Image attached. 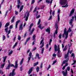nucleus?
<instances>
[{
  "label": "nucleus",
  "mask_w": 76,
  "mask_h": 76,
  "mask_svg": "<svg viewBox=\"0 0 76 76\" xmlns=\"http://www.w3.org/2000/svg\"><path fill=\"white\" fill-rule=\"evenodd\" d=\"M18 4L17 7L19 9V7L22 5V3L20 1V0H18Z\"/></svg>",
  "instance_id": "nucleus-7"
},
{
  "label": "nucleus",
  "mask_w": 76,
  "mask_h": 76,
  "mask_svg": "<svg viewBox=\"0 0 76 76\" xmlns=\"http://www.w3.org/2000/svg\"><path fill=\"white\" fill-rule=\"evenodd\" d=\"M54 50L56 52H57L59 49H60V48H59V46H58V47H57V45H54Z\"/></svg>",
  "instance_id": "nucleus-10"
},
{
  "label": "nucleus",
  "mask_w": 76,
  "mask_h": 76,
  "mask_svg": "<svg viewBox=\"0 0 76 76\" xmlns=\"http://www.w3.org/2000/svg\"><path fill=\"white\" fill-rule=\"evenodd\" d=\"M33 40H35V35H34L33 36Z\"/></svg>",
  "instance_id": "nucleus-47"
},
{
  "label": "nucleus",
  "mask_w": 76,
  "mask_h": 76,
  "mask_svg": "<svg viewBox=\"0 0 76 76\" xmlns=\"http://www.w3.org/2000/svg\"><path fill=\"white\" fill-rule=\"evenodd\" d=\"M54 14H55V11H54L52 12V15L53 16H54Z\"/></svg>",
  "instance_id": "nucleus-57"
},
{
  "label": "nucleus",
  "mask_w": 76,
  "mask_h": 76,
  "mask_svg": "<svg viewBox=\"0 0 76 76\" xmlns=\"http://www.w3.org/2000/svg\"><path fill=\"white\" fill-rule=\"evenodd\" d=\"M29 13L30 12H28V13H27V12H26V13L25 14L24 18H25L26 17L25 19L26 21H27L28 20V17H29Z\"/></svg>",
  "instance_id": "nucleus-6"
},
{
  "label": "nucleus",
  "mask_w": 76,
  "mask_h": 76,
  "mask_svg": "<svg viewBox=\"0 0 76 76\" xmlns=\"http://www.w3.org/2000/svg\"><path fill=\"white\" fill-rule=\"evenodd\" d=\"M43 41H44V39H43L40 42V44L41 45L42 44V45L40 47V48H42V47H43V46H44V42L42 43V42H43Z\"/></svg>",
  "instance_id": "nucleus-12"
},
{
  "label": "nucleus",
  "mask_w": 76,
  "mask_h": 76,
  "mask_svg": "<svg viewBox=\"0 0 76 76\" xmlns=\"http://www.w3.org/2000/svg\"><path fill=\"white\" fill-rule=\"evenodd\" d=\"M15 17H13L12 20H11V23H13L14 22V21H15Z\"/></svg>",
  "instance_id": "nucleus-27"
},
{
  "label": "nucleus",
  "mask_w": 76,
  "mask_h": 76,
  "mask_svg": "<svg viewBox=\"0 0 76 76\" xmlns=\"http://www.w3.org/2000/svg\"><path fill=\"white\" fill-rule=\"evenodd\" d=\"M26 34H27V33L26 32L25 34L24 35V38H25L26 37Z\"/></svg>",
  "instance_id": "nucleus-53"
},
{
  "label": "nucleus",
  "mask_w": 76,
  "mask_h": 76,
  "mask_svg": "<svg viewBox=\"0 0 76 76\" xmlns=\"http://www.w3.org/2000/svg\"><path fill=\"white\" fill-rule=\"evenodd\" d=\"M39 67L37 66L36 68V70L37 72H39Z\"/></svg>",
  "instance_id": "nucleus-34"
},
{
  "label": "nucleus",
  "mask_w": 76,
  "mask_h": 76,
  "mask_svg": "<svg viewBox=\"0 0 76 76\" xmlns=\"http://www.w3.org/2000/svg\"><path fill=\"white\" fill-rule=\"evenodd\" d=\"M15 66H14L13 64H9L8 65L10 66V67H14V68H18V61H15Z\"/></svg>",
  "instance_id": "nucleus-5"
},
{
  "label": "nucleus",
  "mask_w": 76,
  "mask_h": 76,
  "mask_svg": "<svg viewBox=\"0 0 76 76\" xmlns=\"http://www.w3.org/2000/svg\"><path fill=\"white\" fill-rule=\"evenodd\" d=\"M38 8V7H36L34 9V10L33 12V13H35V12H36V11H37V8Z\"/></svg>",
  "instance_id": "nucleus-35"
},
{
  "label": "nucleus",
  "mask_w": 76,
  "mask_h": 76,
  "mask_svg": "<svg viewBox=\"0 0 76 76\" xmlns=\"http://www.w3.org/2000/svg\"><path fill=\"white\" fill-rule=\"evenodd\" d=\"M33 25L34 24H33V23H31L30 25L29 26V32L31 31V28H32V26H33Z\"/></svg>",
  "instance_id": "nucleus-20"
},
{
  "label": "nucleus",
  "mask_w": 76,
  "mask_h": 76,
  "mask_svg": "<svg viewBox=\"0 0 76 76\" xmlns=\"http://www.w3.org/2000/svg\"><path fill=\"white\" fill-rule=\"evenodd\" d=\"M18 44V42H16L15 44V45H14L13 47V48H15V47Z\"/></svg>",
  "instance_id": "nucleus-32"
},
{
  "label": "nucleus",
  "mask_w": 76,
  "mask_h": 76,
  "mask_svg": "<svg viewBox=\"0 0 76 76\" xmlns=\"http://www.w3.org/2000/svg\"><path fill=\"white\" fill-rule=\"evenodd\" d=\"M74 19V17H72V19L69 21V24L71 26L72 28H73V25H72V23H73V21Z\"/></svg>",
  "instance_id": "nucleus-9"
},
{
  "label": "nucleus",
  "mask_w": 76,
  "mask_h": 76,
  "mask_svg": "<svg viewBox=\"0 0 76 76\" xmlns=\"http://www.w3.org/2000/svg\"><path fill=\"white\" fill-rule=\"evenodd\" d=\"M58 54H60V49H59V50H58Z\"/></svg>",
  "instance_id": "nucleus-56"
},
{
  "label": "nucleus",
  "mask_w": 76,
  "mask_h": 76,
  "mask_svg": "<svg viewBox=\"0 0 76 76\" xmlns=\"http://www.w3.org/2000/svg\"><path fill=\"white\" fill-rule=\"evenodd\" d=\"M23 60H24L23 58L21 60L20 62V65H21V64H22V63H23Z\"/></svg>",
  "instance_id": "nucleus-30"
},
{
  "label": "nucleus",
  "mask_w": 76,
  "mask_h": 76,
  "mask_svg": "<svg viewBox=\"0 0 76 76\" xmlns=\"http://www.w3.org/2000/svg\"><path fill=\"white\" fill-rule=\"evenodd\" d=\"M8 29H9V28L7 27V28L5 29V31L6 32V33H7V30H8Z\"/></svg>",
  "instance_id": "nucleus-33"
},
{
  "label": "nucleus",
  "mask_w": 76,
  "mask_h": 76,
  "mask_svg": "<svg viewBox=\"0 0 76 76\" xmlns=\"http://www.w3.org/2000/svg\"><path fill=\"white\" fill-rule=\"evenodd\" d=\"M40 22H41V19H39V20L38 21V23H37V25H39V24H40Z\"/></svg>",
  "instance_id": "nucleus-44"
},
{
  "label": "nucleus",
  "mask_w": 76,
  "mask_h": 76,
  "mask_svg": "<svg viewBox=\"0 0 76 76\" xmlns=\"http://www.w3.org/2000/svg\"><path fill=\"white\" fill-rule=\"evenodd\" d=\"M34 30H35V29L34 28H32L31 32L29 33L30 35H32V33H33V32H34Z\"/></svg>",
  "instance_id": "nucleus-21"
},
{
  "label": "nucleus",
  "mask_w": 76,
  "mask_h": 76,
  "mask_svg": "<svg viewBox=\"0 0 76 76\" xmlns=\"http://www.w3.org/2000/svg\"><path fill=\"white\" fill-rule=\"evenodd\" d=\"M44 48H42V54H43V52H44Z\"/></svg>",
  "instance_id": "nucleus-46"
},
{
  "label": "nucleus",
  "mask_w": 76,
  "mask_h": 76,
  "mask_svg": "<svg viewBox=\"0 0 76 76\" xmlns=\"http://www.w3.org/2000/svg\"><path fill=\"white\" fill-rule=\"evenodd\" d=\"M37 50V48L35 47L33 49L32 51H35V50Z\"/></svg>",
  "instance_id": "nucleus-50"
},
{
  "label": "nucleus",
  "mask_w": 76,
  "mask_h": 76,
  "mask_svg": "<svg viewBox=\"0 0 76 76\" xmlns=\"http://www.w3.org/2000/svg\"><path fill=\"white\" fill-rule=\"evenodd\" d=\"M40 17L41 16L40 15H38V16L36 18L37 19H38V18H40Z\"/></svg>",
  "instance_id": "nucleus-54"
},
{
  "label": "nucleus",
  "mask_w": 76,
  "mask_h": 76,
  "mask_svg": "<svg viewBox=\"0 0 76 76\" xmlns=\"http://www.w3.org/2000/svg\"><path fill=\"white\" fill-rule=\"evenodd\" d=\"M12 53H13V51L11 50L10 51V52L9 53V54H8L9 56H10V55H11V54H12Z\"/></svg>",
  "instance_id": "nucleus-36"
},
{
  "label": "nucleus",
  "mask_w": 76,
  "mask_h": 76,
  "mask_svg": "<svg viewBox=\"0 0 76 76\" xmlns=\"http://www.w3.org/2000/svg\"><path fill=\"white\" fill-rule=\"evenodd\" d=\"M58 22H59V21H60V14H58Z\"/></svg>",
  "instance_id": "nucleus-38"
},
{
  "label": "nucleus",
  "mask_w": 76,
  "mask_h": 76,
  "mask_svg": "<svg viewBox=\"0 0 76 76\" xmlns=\"http://www.w3.org/2000/svg\"><path fill=\"white\" fill-rule=\"evenodd\" d=\"M65 67H66L65 66H64L62 68V69L63 70H64V69H65Z\"/></svg>",
  "instance_id": "nucleus-63"
},
{
  "label": "nucleus",
  "mask_w": 76,
  "mask_h": 76,
  "mask_svg": "<svg viewBox=\"0 0 76 76\" xmlns=\"http://www.w3.org/2000/svg\"><path fill=\"white\" fill-rule=\"evenodd\" d=\"M46 2L47 3H48L49 4L50 3V0H46Z\"/></svg>",
  "instance_id": "nucleus-41"
},
{
  "label": "nucleus",
  "mask_w": 76,
  "mask_h": 76,
  "mask_svg": "<svg viewBox=\"0 0 76 76\" xmlns=\"http://www.w3.org/2000/svg\"><path fill=\"white\" fill-rule=\"evenodd\" d=\"M59 39L61 38V33H60L59 36Z\"/></svg>",
  "instance_id": "nucleus-42"
},
{
  "label": "nucleus",
  "mask_w": 76,
  "mask_h": 76,
  "mask_svg": "<svg viewBox=\"0 0 76 76\" xmlns=\"http://www.w3.org/2000/svg\"><path fill=\"white\" fill-rule=\"evenodd\" d=\"M7 56H5L4 57H3V58L4 59L3 63H4V62L6 61V58H7Z\"/></svg>",
  "instance_id": "nucleus-25"
},
{
  "label": "nucleus",
  "mask_w": 76,
  "mask_h": 76,
  "mask_svg": "<svg viewBox=\"0 0 76 76\" xmlns=\"http://www.w3.org/2000/svg\"><path fill=\"white\" fill-rule=\"evenodd\" d=\"M61 55H60V54H58V57H61Z\"/></svg>",
  "instance_id": "nucleus-61"
},
{
  "label": "nucleus",
  "mask_w": 76,
  "mask_h": 76,
  "mask_svg": "<svg viewBox=\"0 0 76 76\" xmlns=\"http://www.w3.org/2000/svg\"><path fill=\"white\" fill-rule=\"evenodd\" d=\"M30 38H31V37L28 38L26 39V42H28V41H29V40L30 39Z\"/></svg>",
  "instance_id": "nucleus-49"
},
{
  "label": "nucleus",
  "mask_w": 76,
  "mask_h": 76,
  "mask_svg": "<svg viewBox=\"0 0 76 76\" xmlns=\"http://www.w3.org/2000/svg\"><path fill=\"white\" fill-rule=\"evenodd\" d=\"M23 5H22L20 8V12L23 9Z\"/></svg>",
  "instance_id": "nucleus-28"
},
{
  "label": "nucleus",
  "mask_w": 76,
  "mask_h": 76,
  "mask_svg": "<svg viewBox=\"0 0 76 76\" xmlns=\"http://www.w3.org/2000/svg\"><path fill=\"white\" fill-rule=\"evenodd\" d=\"M36 57H37L38 59H40L41 58L39 57V55L38 53H37L36 54Z\"/></svg>",
  "instance_id": "nucleus-26"
},
{
  "label": "nucleus",
  "mask_w": 76,
  "mask_h": 76,
  "mask_svg": "<svg viewBox=\"0 0 76 76\" xmlns=\"http://www.w3.org/2000/svg\"><path fill=\"white\" fill-rule=\"evenodd\" d=\"M5 38V36H4V35H3V41H4V40L5 39H6Z\"/></svg>",
  "instance_id": "nucleus-51"
},
{
  "label": "nucleus",
  "mask_w": 76,
  "mask_h": 76,
  "mask_svg": "<svg viewBox=\"0 0 76 76\" xmlns=\"http://www.w3.org/2000/svg\"><path fill=\"white\" fill-rule=\"evenodd\" d=\"M55 28H56V30L53 34V37L54 38H56V35H55V34L57 35V33H58V25H57V24H55Z\"/></svg>",
  "instance_id": "nucleus-4"
},
{
  "label": "nucleus",
  "mask_w": 76,
  "mask_h": 76,
  "mask_svg": "<svg viewBox=\"0 0 76 76\" xmlns=\"http://www.w3.org/2000/svg\"><path fill=\"white\" fill-rule=\"evenodd\" d=\"M20 22V20H18L16 22V25H15L16 29V28H18V23H19Z\"/></svg>",
  "instance_id": "nucleus-17"
},
{
  "label": "nucleus",
  "mask_w": 76,
  "mask_h": 76,
  "mask_svg": "<svg viewBox=\"0 0 76 76\" xmlns=\"http://www.w3.org/2000/svg\"><path fill=\"white\" fill-rule=\"evenodd\" d=\"M15 69H14L13 70L12 73H10L9 75V76H15L16 73H15Z\"/></svg>",
  "instance_id": "nucleus-8"
},
{
  "label": "nucleus",
  "mask_w": 76,
  "mask_h": 76,
  "mask_svg": "<svg viewBox=\"0 0 76 76\" xmlns=\"http://www.w3.org/2000/svg\"><path fill=\"white\" fill-rule=\"evenodd\" d=\"M75 12V9H73L70 12V14L69 15V16H72V15L73 14V13Z\"/></svg>",
  "instance_id": "nucleus-15"
},
{
  "label": "nucleus",
  "mask_w": 76,
  "mask_h": 76,
  "mask_svg": "<svg viewBox=\"0 0 76 76\" xmlns=\"http://www.w3.org/2000/svg\"><path fill=\"white\" fill-rule=\"evenodd\" d=\"M52 12V10H51V9L50 10V15H51Z\"/></svg>",
  "instance_id": "nucleus-62"
},
{
  "label": "nucleus",
  "mask_w": 76,
  "mask_h": 76,
  "mask_svg": "<svg viewBox=\"0 0 76 76\" xmlns=\"http://www.w3.org/2000/svg\"><path fill=\"white\" fill-rule=\"evenodd\" d=\"M23 26V23H21L20 25L19 28V31H22L23 29V27H22V26Z\"/></svg>",
  "instance_id": "nucleus-16"
},
{
  "label": "nucleus",
  "mask_w": 76,
  "mask_h": 76,
  "mask_svg": "<svg viewBox=\"0 0 76 76\" xmlns=\"http://www.w3.org/2000/svg\"><path fill=\"white\" fill-rule=\"evenodd\" d=\"M59 3L61 5H64V6L65 5L62 6V7H67L69 6L67 4V0H60Z\"/></svg>",
  "instance_id": "nucleus-2"
},
{
  "label": "nucleus",
  "mask_w": 76,
  "mask_h": 76,
  "mask_svg": "<svg viewBox=\"0 0 76 76\" xmlns=\"http://www.w3.org/2000/svg\"><path fill=\"white\" fill-rule=\"evenodd\" d=\"M10 66H9V65L8 64V66H7V67L6 68V69H10Z\"/></svg>",
  "instance_id": "nucleus-43"
},
{
  "label": "nucleus",
  "mask_w": 76,
  "mask_h": 76,
  "mask_svg": "<svg viewBox=\"0 0 76 76\" xmlns=\"http://www.w3.org/2000/svg\"><path fill=\"white\" fill-rule=\"evenodd\" d=\"M2 25V24L1 23V22H0V28H1Z\"/></svg>",
  "instance_id": "nucleus-60"
},
{
  "label": "nucleus",
  "mask_w": 76,
  "mask_h": 76,
  "mask_svg": "<svg viewBox=\"0 0 76 76\" xmlns=\"http://www.w3.org/2000/svg\"><path fill=\"white\" fill-rule=\"evenodd\" d=\"M69 53H70V48H69L68 53H67V54L65 55V58H67L69 57Z\"/></svg>",
  "instance_id": "nucleus-13"
},
{
  "label": "nucleus",
  "mask_w": 76,
  "mask_h": 76,
  "mask_svg": "<svg viewBox=\"0 0 76 76\" xmlns=\"http://www.w3.org/2000/svg\"><path fill=\"white\" fill-rule=\"evenodd\" d=\"M50 27H49V28L46 29L47 32H48L49 34H50Z\"/></svg>",
  "instance_id": "nucleus-23"
},
{
  "label": "nucleus",
  "mask_w": 76,
  "mask_h": 76,
  "mask_svg": "<svg viewBox=\"0 0 76 76\" xmlns=\"http://www.w3.org/2000/svg\"><path fill=\"white\" fill-rule=\"evenodd\" d=\"M70 67L69 66H68L66 68V69L65 70V72L64 71H62V73L63 74L64 76H67V70L68 71H70Z\"/></svg>",
  "instance_id": "nucleus-3"
},
{
  "label": "nucleus",
  "mask_w": 76,
  "mask_h": 76,
  "mask_svg": "<svg viewBox=\"0 0 76 76\" xmlns=\"http://www.w3.org/2000/svg\"><path fill=\"white\" fill-rule=\"evenodd\" d=\"M34 68V67H32L30 68L28 71V75H30V74H31V73L32 72V71H33Z\"/></svg>",
  "instance_id": "nucleus-11"
},
{
  "label": "nucleus",
  "mask_w": 76,
  "mask_h": 76,
  "mask_svg": "<svg viewBox=\"0 0 76 76\" xmlns=\"http://www.w3.org/2000/svg\"><path fill=\"white\" fill-rule=\"evenodd\" d=\"M32 56V53L31 52H30L29 54V56L30 57H28V63L29 62V61H30V60H31V56Z\"/></svg>",
  "instance_id": "nucleus-14"
},
{
  "label": "nucleus",
  "mask_w": 76,
  "mask_h": 76,
  "mask_svg": "<svg viewBox=\"0 0 76 76\" xmlns=\"http://www.w3.org/2000/svg\"><path fill=\"white\" fill-rule=\"evenodd\" d=\"M35 3V0H32L31 2V4H33Z\"/></svg>",
  "instance_id": "nucleus-48"
},
{
  "label": "nucleus",
  "mask_w": 76,
  "mask_h": 76,
  "mask_svg": "<svg viewBox=\"0 0 76 76\" xmlns=\"http://www.w3.org/2000/svg\"><path fill=\"white\" fill-rule=\"evenodd\" d=\"M11 31V30H10L8 31V33L7 34V38H9V34H10V32Z\"/></svg>",
  "instance_id": "nucleus-29"
},
{
  "label": "nucleus",
  "mask_w": 76,
  "mask_h": 76,
  "mask_svg": "<svg viewBox=\"0 0 76 76\" xmlns=\"http://www.w3.org/2000/svg\"><path fill=\"white\" fill-rule=\"evenodd\" d=\"M56 56H57V55H56V54H55V53H54L53 54V57H56Z\"/></svg>",
  "instance_id": "nucleus-59"
},
{
  "label": "nucleus",
  "mask_w": 76,
  "mask_h": 76,
  "mask_svg": "<svg viewBox=\"0 0 76 76\" xmlns=\"http://www.w3.org/2000/svg\"><path fill=\"white\" fill-rule=\"evenodd\" d=\"M66 58H67V59L63 61V64H65L66 63H67V62L69 61V56H68V57H67Z\"/></svg>",
  "instance_id": "nucleus-19"
},
{
  "label": "nucleus",
  "mask_w": 76,
  "mask_h": 76,
  "mask_svg": "<svg viewBox=\"0 0 76 76\" xmlns=\"http://www.w3.org/2000/svg\"><path fill=\"white\" fill-rule=\"evenodd\" d=\"M56 62H57L56 60L55 61H54L53 62V63L52 64V65H54V64H55V63H56Z\"/></svg>",
  "instance_id": "nucleus-52"
},
{
  "label": "nucleus",
  "mask_w": 76,
  "mask_h": 76,
  "mask_svg": "<svg viewBox=\"0 0 76 76\" xmlns=\"http://www.w3.org/2000/svg\"><path fill=\"white\" fill-rule=\"evenodd\" d=\"M71 27H69L68 30L66 31V28H65L64 30V34H62V37L64 38V35L65 36V39H66L67 38H68V35L69 33L68 32H70L72 31V29H70Z\"/></svg>",
  "instance_id": "nucleus-1"
},
{
  "label": "nucleus",
  "mask_w": 76,
  "mask_h": 76,
  "mask_svg": "<svg viewBox=\"0 0 76 76\" xmlns=\"http://www.w3.org/2000/svg\"><path fill=\"white\" fill-rule=\"evenodd\" d=\"M38 64V62H37L36 63H34V66H36Z\"/></svg>",
  "instance_id": "nucleus-31"
},
{
  "label": "nucleus",
  "mask_w": 76,
  "mask_h": 76,
  "mask_svg": "<svg viewBox=\"0 0 76 76\" xmlns=\"http://www.w3.org/2000/svg\"><path fill=\"white\" fill-rule=\"evenodd\" d=\"M67 50V46H65V48L63 50L64 51H65Z\"/></svg>",
  "instance_id": "nucleus-37"
},
{
  "label": "nucleus",
  "mask_w": 76,
  "mask_h": 76,
  "mask_svg": "<svg viewBox=\"0 0 76 76\" xmlns=\"http://www.w3.org/2000/svg\"><path fill=\"white\" fill-rule=\"evenodd\" d=\"M9 25H10V23H6L5 26L4 27V28H6V27H7L8 26H9Z\"/></svg>",
  "instance_id": "nucleus-22"
},
{
  "label": "nucleus",
  "mask_w": 76,
  "mask_h": 76,
  "mask_svg": "<svg viewBox=\"0 0 76 76\" xmlns=\"http://www.w3.org/2000/svg\"><path fill=\"white\" fill-rule=\"evenodd\" d=\"M51 67V65H49L48 66V68L47 70H48L49 69H50Z\"/></svg>",
  "instance_id": "nucleus-55"
},
{
  "label": "nucleus",
  "mask_w": 76,
  "mask_h": 76,
  "mask_svg": "<svg viewBox=\"0 0 76 76\" xmlns=\"http://www.w3.org/2000/svg\"><path fill=\"white\" fill-rule=\"evenodd\" d=\"M1 73L2 75H3L4 73H3V72L2 71V70L0 69V74H1Z\"/></svg>",
  "instance_id": "nucleus-45"
},
{
  "label": "nucleus",
  "mask_w": 76,
  "mask_h": 76,
  "mask_svg": "<svg viewBox=\"0 0 76 76\" xmlns=\"http://www.w3.org/2000/svg\"><path fill=\"white\" fill-rule=\"evenodd\" d=\"M7 13H8V10H7V11L6 12V13L5 15V16H6L7 15Z\"/></svg>",
  "instance_id": "nucleus-58"
},
{
  "label": "nucleus",
  "mask_w": 76,
  "mask_h": 76,
  "mask_svg": "<svg viewBox=\"0 0 76 76\" xmlns=\"http://www.w3.org/2000/svg\"><path fill=\"white\" fill-rule=\"evenodd\" d=\"M38 28H40L42 30L44 28V26H42L41 24H40L39 25V26H38Z\"/></svg>",
  "instance_id": "nucleus-18"
},
{
  "label": "nucleus",
  "mask_w": 76,
  "mask_h": 76,
  "mask_svg": "<svg viewBox=\"0 0 76 76\" xmlns=\"http://www.w3.org/2000/svg\"><path fill=\"white\" fill-rule=\"evenodd\" d=\"M21 39V37H20V36L18 35V40H20Z\"/></svg>",
  "instance_id": "nucleus-39"
},
{
  "label": "nucleus",
  "mask_w": 76,
  "mask_h": 76,
  "mask_svg": "<svg viewBox=\"0 0 76 76\" xmlns=\"http://www.w3.org/2000/svg\"><path fill=\"white\" fill-rule=\"evenodd\" d=\"M73 61L74 62V63L72 64V65H75V63H76V61L75 60H73Z\"/></svg>",
  "instance_id": "nucleus-40"
},
{
  "label": "nucleus",
  "mask_w": 76,
  "mask_h": 76,
  "mask_svg": "<svg viewBox=\"0 0 76 76\" xmlns=\"http://www.w3.org/2000/svg\"><path fill=\"white\" fill-rule=\"evenodd\" d=\"M4 65H5V63L2 64L0 66L1 69H3L4 67Z\"/></svg>",
  "instance_id": "nucleus-24"
},
{
  "label": "nucleus",
  "mask_w": 76,
  "mask_h": 76,
  "mask_svg": "<svg viewBox=\"0 0 76 76\" xmlns=\"http://www.w3.org/2000/svg\"><path fill=\"white\" fill-rule=\"evenodd\" d=\"M15 15H18V12L17 11H15Z\"/></svg>",
  "instance_id": "nucleus-64"
}]
</instances>
